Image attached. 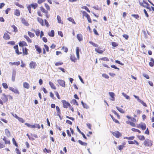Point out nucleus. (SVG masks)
I'll list each match as a JSON object with an SVG mask.
<instances>
[{"instance_id":"obj_19","label":"nucleus","mask_w":154,"mask_h":154,"mask_svg":"<svg viewBox=\"0 0 154 154\" xmlns=\"http://www.w3.org/2000/svg\"><path fill=\"white\" fill-rule=\"evenodd\" d=\"M21 22L23 24H24V25L26 26H29V23H28V22L27 21L25 20V19L23 18H21Z\"/></svg>"},{"instance_id":"obj_42","label":"nucleus","mask_w":154,"mask_h":154,"mask_svg":"<svg viewBox=\"0 0 154 154\" xmlns=\"http://www.w3.org/2000/svg\"><path fill=\"white\" fill-rule=\"evenodd\" d=\"M116 109L117 110L121 113H125V111L123 110V109L120 108L119 107L116 106Z\"/></svg>"},{"instance_id":"obj_56","label":"nucleus","mask_w":154,"mask_h":154,"mask_svg":"<svg viewBox=\"0 0 154 154\" xmlns=\"http://www.w3.org/2000/svg\"><path fill=\"white\" fill-rule=\"evenodd\" d=\"M17 119L19 122L22 123H23L25 122L23 119L22 118L19 117Z\"/></svg>"},{"instance_id":"obj_29","label":"nucleus","mask_w":154,"mask_h":154,"mask_svg":"<svg viewBox=\"0 0 154 154\" xmlns=\"http://www.w3.org/2000/svg\"><path fill=\"white\" fill-rule=\"evenodd\" d=\"M48 35L50 37H54V30H52L50 32H48Z\"/></svg>"},{"instance_id":"obj_26","label":"nucleus","mask_w":154,"mask_h":154,"mask_svg":"<svg viewBox=\"0 0 154 154\" xmlns=\"http://www.w3.org/2000/svg\"><path fill=\"white\" fill-rule=\"evenodd\" d=\"M24 37L26 39V40L28 43H31L32 42V41L31 39L27 35H24Z\"/></svg>"},{"instance_id":"obj_30","label":"nucleus","mask_w":154,"mask_h":154,"mask_svg":"<svg viewBox=\"0 0 154 154\" xmlns=\"http://www.w3.org/2000/svg\"><path fill=\"white\" fill-rule=\"evenodd\" d=\"M126 144V143L124 142L122 143V145H119L118 147V149L119 150H122L125 147V145Z\"/></svg>"},{"instance_id":"obj_23","label":"nucleus","mask_w":154,"mask_h":154,"mask_svg":"<svg viewBox=\"0 0 154 154\" xmlns=\"http://www.w3.org/2000/svg\"><path fill=\"white\" fill-rule=\"evenodd\" d=\"M16 75V72L15 70H14L12 72V80L13 82H14L15 80V78Z\"/></svg>"},{"instance_id":"obj_14","label":"nucleus","mask_w":154,"mask_h":154,"mask_svg":"<svg viewBox=\"0 0 154 154\" xmlns=\"http://www.w3.org/2000/svg\"><path fill=\"white\" fill-rule=\"evenodd\" d=\"M23 55H26L28 54V49L26 47H23L22 48Z\"/></svg>"},{"instance_id":"obj_32","label":"nucleus","mask_w":154,"mask_h":154,"mask_svg":"<svg viewBox=\"0 0 154 154\" xmlns=\"http://www.w3.org/2000/svg\"><path fill=\"white\" fill-rule=\"evenodd\" d=\"M9 64L11 65H15L16 66H18L20 64V61H18V62H10L9 63Z\"/></svg>"},{"instance_id":"obj_57","label":"nucleus","mask_w":154,"mask_h":154,"mask_svg":"<svg viewBox=\"0 0 154 154\" xmlns=\"http://www.w3.org/2000/svg\"><path fill=\"white\" fill-rule=\"evenodd\" d=\"M139 102H140L145 107H147V106L146 103L144 102L143 100H140L139 101Z\"/></svg>"},{"instance_id":"obj_62","label":"nucleus","mask_w":154,"mask_h":154,"mask_svg":"<svg viewBox=\"0 0 154 154\" xmlns=\"http://www.w3.org/2000/svg\"><path fill=\"white\" fill-rule=\"evenodd\" d=\"M89 43L92 45H93L94 47H98V45L97 44H95V43H94L93 42H92L91 41H90Z\"/></svg>"},{"instance_id":"obj_64","label":"nucleus","mask_w":154,"mask_h":154,"mask_svg":"<svg viewBox=\"0 0 154 154\" xmlns=\"http://www.w3.org/2000/svg\"><path fill=\"white\" fill-rule=\"evenodd\" d=\"M15 150L17 154H21V152L18 148H16L15 149Z\"/></svg>"},{"instance_id":"obj_15","label":"nucleus","mask_w":154,"mask_h":154,"mask_svg":"<svg viewBox=\"0 0 154 154\" xmlns=\"http://www.w3.org/2000/svg\"><path fill=\"white\" fill-rule=\"evenodd\" d=\"M44 46L45 48H43V54H45L46 53V51L47 52H49V48L48 46L46 44L44 45Z\"/></svg>"},{"instance_id":"obj_48","label":"nucleus","mask_w":154,"mask_h":154,"mask_svg":"<svg viewBox=\"0 0 154 154\" xmlns=\"http://www.w3.org/2000/svg\"><path fill=\"white\" fill-rule=\"evenodd\" d=\"M15 4L16 6H18L20 8H24V6L23 5L20 4L18 2L15 3Z\"/></svg>"},{"instance_id":"obj_25","label":"nucleus","mask_w":154,"mask_h":154,"mask_svg":"<svg viewBox=\"0 0 154 154\" xmlns=\"http://www.w3.org/2000/svg\"><path fill=\"white\" fill-rule=\"evenodd\" d=\"M14 14L17 16H19L20 15V11L18 9H16L14 11Z\"/></svg>"},{"instance_id":"obj_38","label":"nucleus","mask_w":154,"mask_h":154,"mask_svg":"<svg viewBox=\"0 0 154 154\" xmlns=\"http://www.w3.org/2000/svg\"><path fill=\"white\" fill-rule=\"evenodd\" d=\"M12 141L13 144L16 147L18 148V144L16 142V141L15 139L14 138H12Z\"/></svg>"},{"instance_id":"obj_27","label":"nucleus","mask_w":154,"mask_h":154,"mask_svg":"<svg viewBox=\"0 0 154 154\" xmlns=\"http://www.w3.org/2000/svg\"><path fill=\"white\" fill-rule=\"evenodd\" d=\"M95 51L97 52L100 54H102L103 52V51L101 50V48H96Z\"/></svg>"},{"instance_id":"obj_50","label":"nucleus","mask_w":154,"mask_h":154,"mask_svg":"<svg viewBox=\"0 0 154 154\" xmlns=\"http://www.w3.org/2000/svg\"><path fill=\"white\" fill-rule=\"evenodd\" d=\"M122 94L127 99H130V97L127 95L126 94L123 92L122 93Z\"/></svg>"},{"instance_id":"obj_1","label":"nucleus","mask_w":154,"mask_h":154,"mask_svg":"<svg viewBox=\"0 0 154 154\" xmlns=\"http://www.w3.org/2000/svg\"><path fill=\"white\" fill-rule=\"evenodd\" d=\"M76 53L77 55V58L75 57V55L73 54H70V59L74 62H76L77 60H79V48L78 47L76 48Z\"/></svg>"},{"instance_id":"obj_52","label":"nucleus","mask_w":154,"mask_h":154,"mask_svg":"<svg viewBox=\"0 0 154 154\" xmlns=\"http://www.w3.org/2000/svg\"><path fill=\"white\" fill-rule=\"evenodd\" d=\"M131 130L134 132H136L139 133H141V131L135 128H132L131 129Z\"/></svg>"},{"instance_id":"obj_5","label":"nucleus","mask_w":154,"mask_h":154,"mask_svg":"<svg viewBox=\"0 0 154 154\" xmlns=\"http://www.w3.org/2000/svg\"><path fill=\"white\" fill-rule=\"evenodd\" d=\"M38 6V5L36 3H32L27 6V8L29 11V12L31 14L32 13L31 8H33L34 9H36Z\"/></svg>"},{"instance_id":"obj_35","label":"nucleus","mask_w":154,"mask_h":154,"mask_svg":"<svg viewBox=\"0 0 154 154\" xmlns=\"http://www.w3.org/2000/svg\"><path fill=\"white\" fill-rule=\"evenodd\" d=\"M149 65L151 67H153L154 66V60L152 58L150 59V62L149 63Z\"/></svg>"},{"instance_id":"obj_24","label":"nucleus","mask_w":154,"mask_h":154,"mask_svg":"<svg viewBox=\"0 0 154 154\" xmlns=\"http://www.w3.org/2000/svg\"><path fill=\"white\" fill-rule=\"evenodd\" d=\"M77 38L79 42H81L83 40V36L81 34H78L77 35Z\"/></svg>"},{"instance_id":"obj_51","label":"nucleus","mask_w":154,"mask_h":154,"mask_svg":"<svg viewBox=\"0 0 154 154\" xmlns=\"http://www.w3.org/2000/svg\"><path fill=\"white\" fill-rule=\"evenodd\" d=\"M14 29V31L15 32H17L18 31L17 27L14 25H13L11 26Z\"/></svg>"},{"instance_id":"obj_22","label":"nucleus","mask_w":154,"mask_h":154,"mask_svg":"<svg viewBox=\"0 0 154 154\" xmlns=\"http://www.w3.org/2000/svg\"><path fill=\"white\" fill-rule=\"evenodd\" d=\"M10 36L7 33H5L3 35V38L5 40H9L10 38Z\"/></svg>"},{"instance_id":"obj_16","label":"nucleus","mask_w":154,"mask_h":154,"mask_svg":"<svg viewBox=\"0 0 154 154\" xmlns=\"http://www.w3.org/2000/svg\"><path fill=\"white\" fill-rule=\"evenodd\" d=\"M128 143L130 144H135L137 146H138L139 143L136 140H134V141L129 140L128 141Z\"/></svg>"},{"instance_id":"obj_2","label":"nucleus","mask_w":154,"mask_h":154,"mask_svg":"<svg viewBox=\"0 0 154 154\" xmlns=\"http://www.w3.org/2000/svg\"><path fill=\"white\" fill-rule=\"evenodd\" d=\"M126 117L128 119H131V122L127 121L126 122V123L127 124H129L132 127H135L136 126L135 123L137 122L136 119L134 118H132L129 116H127Z\"/></svg>"},{"instance_id":"obj_46","label":"nucleus","mask_w":154,"mask_h":154,"mask_svg":"<svg viewBox=\"0 0 154 154\" xmlns=\"http://www.w3.org/2000/svg\"><path fill=\"white\" fill-rule=\"evenodd\" d=\"M68 20L69 21H70L72 22L73 23L75 24V22L74 21V19L73 18L71 17H69L68 18Z\"/></svg>"},{"instance_id":"obj_55","label":"nucleus","mask_w":154,"mask_h":154,"mask_svg":"<svg viewBox=\"0 0 154 154\" xmlns=\"http://www.w3.org/2000/svg\"><path fill=\"white\" fill-rule=\"evenodd\" d=\"M62 50L64 51L66 53L68 51V48L66 47H65L64 46H63L62 48Z\"/></svg>"},{"instance_id":"obj_45","label":"nucleus","mask_w":154,"mask_h":154,"mask_svg":"<svg viewBox=\"0 0 154 154\" xmlns=\"http://www.w3.org/2000/svg\"><path fill=\"white\" fill-rule=\"evenodd\" d=\"M44 5H45V8L47 9L46 10L47 11H49L50 10V7L47 4L45 3L44 4Z\"/></svg>"},{"instance_id":"obj_49","label":"nucleus","mask_w":154,"mask_h":154,"mask_svg":"<svg viewBox=\"0 0 154 154\" xmlns=\"http://www.w3.org/2000/svg\"><path fill=\"white\" fill-rule=\"evenodd\" d=\"M43 151L44 152H47L48 153H50L51 151V150L47 149L46 148H45L43 149Z\"/></svg>"},{"instance_id":"obj_41","label":"nucleus","mask_w":154,"mask_h":154,"mask_svg":"<svg viewBox=\"0 0 154 154\" xmlns=\"http://www.w3.org/2000/svg\"><path fill=\"white\" fill-rule=\"evenodd\" d=\"M78 142L82 146H86L87 145L86 143L83 142L80 140H78Z\"/></svg>"},{"instance_id":"obj_11","label":"nucleus","mask_w":154,"mask_h":154,"mask_svg":"<svg viewBox=\"0 0 154 154\" xmlns=\"http://www.w3.org/2000/svg\"><path fill=\"white\" fill-rule=\"evenodd\" d=\"M57 81L60 86L63 87H65V82L64 81L62 80L58 79L57 80Z\"/></svg>"},{"instance_id":"obj_58","label":"nucleus","mask_w":154,"mask_h":154,"mask_svg":"<svg viewBox=\"0 0 154 154\" xmlns=\"http://www.w3.org/2000/svg\"><path fill=\"white\" fill-rule=\"evenodd\" d=\"M63 64V62H56L55 63V65L56 66L62 65Z\"/></svg>"},{"instance_id":"obj_34","label":"nucleus","mask_w":154,"mask_h":154,"mask_svg":"<svg viewBox=\"0 0 154 154\" xmlns=\"http://www.w3.org/2000/svg\"><path fill=\"white\" fill-rule=\"evenodd\" d=\"M5 134L8 137H9L11 135V133L9 130L8 129H6L5 130Z\"/></svg>"},{"instance_id":"obj_36","label":"nucleus","mask_w":154,"mask_h":154,"mask_svg":"<svg viewBox=\"0 0 154 154\" xmlns=\"http://www.w3.org/2000/svg\"><path fill=\"white\" fill-rule=\"evenodd\" d=\"M57 19L58 21V22L59 23H61L63 24V22L62 21L59 15H57Z\"/></svg>"},{"instance_id":"obj_4","label":"nucleus","mask_w":154,"mask_h":154,"mask_svg":"<svg viewBox=\"0 0 154 154\" xmlns=\"http://www.w3.org/2000/svg\"><path fill=\"white\" fill-rule=\"evenodd\" d=\"M3 97H1V99H0V104L3 105L4 103L7 102L8 101V96L5 94L4 93L2 94Z\"/></svg>"},{"instance_id":"obj_9","label":"nucleus","mask_w":154,"mask_h":154,"mask_svg":"<svg viewBox=\"0 0 154 154\" xmlns=\"http://www.w3.org/2000/svg\"><path fill=\"white\" fill-rule=\"evenodd\" d=\"M82 13L83 14V16H85L87 18L88 22L91 23L92 21L89 15L85 11L82 12Z\"/></svg>"},{"instance_id":"obj_44","label":"nucleus","mask_w":154,"mask_h":154,"mask_svg":"<svg viewBox=\"0 0 154 154\" xmlns=\"http://www.w3.org/2000/svg\"><path fill=\"white\" fill-rule=\"evenodd\" d=\"M135 138L134 136H131L129 137H126L124 138V139H126L128 140H133Z\"/></svg>"},{"instance_id":"obj_53","label":"nucleus","mask_w":154,"mask_h":154,"mask_svg":"<svg viewBox=\"0 0 154 154\" xmlns=\"http://www.w3.org/2000/svg\"><path fill=\"white\" fill-rule=\"evenodd\" d=\"M144 2H146L144 0H143L142 2H140V4L141 6L145 8L146 5H144L145 4V3H144Z\"/></svg>"},{"instance_id":"obj_59","label":"nucleus","mask_w":154,"mask_h":154,"mask_svg":"<svg viewBox=\"0 0 154 154\" xmlns=\"http://www.w3.org/2000/svg\"><path fill=\"white\" fill-rule=\"evenodd\" d=\"M112 45L114 47H116L118 45V44L115 42H112Z\"/></svg>"},{"instance_id":"obj_43","label":"nucleus","mask_w":154,"mask_h":154,"mask_svg":"<svg viewBox=\"0 0 154 154\" xmlns=\"http://www.w3.org/2000/svg\"><path fill=\"white\" fill-rule=\"evenodd\" d=\"M140 128H141L143 130H145L146 128V124L144 123H142L141 125Z\"/></svg>"},{"instance_id":"obj_37","label":"nucleus","mask_w":154,"mask_h":154,"mask_svg":"<svg viewBox=\"0 0 154 154\" xmlns=\"http://www.w3.org/2000/svg\"><path fill=\"white\" fill-rule=\"evenodd\" d=\"M33 31L35 33V35L37 36H38L39 35L40 32L39 29H37L35 30L34 29H33Z\"/></svg>"},{"instance_id":"obj_31","label":"nucleus","mask_w":154,"mask_h":154,"mask_svg":"<svg viewBox=\"0 0 154 154\" xmlns=\"http://www.w3.org/2000/svg\"><path fill=\"white\" fill-rule=\"evenodd\" d=\"M49 83L52 89L54 90L56 89V86H55L54 85L53 82H49Z\"/></svg>"},{"instance_id":"obj_10","label":"nucleus","mask_w":154,"mask_h":154,"mask_svg":"<svg viewBox=\"0 0 154 154\" xmlns=\"http://www.w3.org/2000/svg\"><path fill=\"white\" fill-rule=\"evenodd\" d=\"M20 47L22 48L24 47H26L28 46V45L26 42L23 41H20L18 43Z\"/></svg>"},{"instance_id":"obj_61","label":"nucleus","mask_w":154,"mask_h":154,"mask_svg":"<svg viewBox=\"0 0 154 154\" xmlns=\"http://www.w3.org/2000/svg\"><path fill=\"white\" fill-rule=\"evenodd\" d=\"M7 43L8 44H10L11 45H13L15 44V42L14 41H12L8 42Z\"/></svg>"},{"instance_id":"obj_63","label":"nucleus","mask_w":154,"mask_h":154,"mask_svg":"<svg viewBox=\"0 0 154 154\" xmlns=\"http://www.w3.org/2000/svg\"><path fill=\"white\" fill-rule=\"evenodd\" d=\"M54 93L55 95H56V96L57 97V98H58V99H60V96L58 93L57 91H55Z\"/></svg>"},{"instance_id":"obj_28","label":"nucleus","mask_w":154,"mask_h":154,"mask_svg":"<svg viewBox=\"0 0 154 154\" xmlns=\"http://www.w3.org/2000/svg\"><path fill=\"white\" fill-rule=\"evenodd\" d=\"M56 111L57 112V115L59 116L60 117V116L61 114V112L59 108V107L58 106H57L56 107Z\"/></svg>"},{"instance_id":"obj_20","label":"nucleus","mask_w":154,"mask_h":154,"mask_svg":"<svg viewBox=\"0 0 154 154\" xmlns=\"http://www.w3.org/2000/svg\"><path fill=\"white\" fill-rule=\"evenodd\" d=\"M109 94L110 95V96L111 97V98L110 99L112 101H114L115 100V94L114 93L112 92H109Z\"/></svg>"},{"instance_id":"obj_12","label":"nucleus","mask_w":154,"mask_h":154,"mask_svg":"<svg viewBox=\"0 0 154 154\" xmlns=\"http://www.w3.org/2000/svg\"><path fill=\"white\" fill-rule=\"evenodd\" d=\"M14 49L15 50V53L17 54V55H20L21 54H22V52H20L19 51L18 49V46L17 45H16L13 47Z\"/></svg>"},{"instance_id":"obj_6","label":"nucleus","mask_w":154,"mask_h":154,"mask_svg":"<svg viewBox=\"0 0 154 154\" xmlns=\"http://www.w3.org/2000/svg\"><path fill=\"white\" fill-rule=\"evenodd\" d=\"M143 144L146 146L150 147L152 144V142L148 139H146L143 142Z\"/></svg>"},{"instance_id":"obj_17","label":"nucleus","mask_w":154,"mask_h":154,"mask_svg":"<svg viewBox=\"0 0 154 154\" xmlns=\"http://www.w3.org/2000/svg\"><path fill=\"white\" fill-rule=\"evenodd\" d=\"M35 48L38 54H40L41 53V49L38 45H35Z\"/></svg>"},{"instance_id":"obj_7","label":"nucleus","mask_w":154,"mask_h":154,"mask_svg":"<svg viewBox=\"0 0 154 154\" xmlns=\"http://www.w3.org/2000/svg\"><path fill=\"white\" fill-rule=\"evenodd\" d=\"M40 9L41 11L43 12L45 14V15L46 17L48 19L49 18L50 14H48V12L42 6L40 7Z\"/></svg>"},{"instance_id":"obj_54","label":"nucleus","mask_w":154,"mask_h":154,"mask_svg":"<svg viewBox=\"0 0 154 154\" xmlns=\"http://www.w3.org/2000/svg\"><path fill=\"white\" fill-rule=\"evenodd\" d=\"M100 60L105 61H109V59L107 57H104L101 58L100 59Z\"/></svg>"},{"instance_id":"obj_33","label":"nucleus","mask_w":154,"mask_h":154,"mask_svg":"<svg viewBox=\"0 0 154 154\" xmlns=\"http://www.w3.org/2000/svg\"><path fill=\"white\" fill-rule=\"evenodd\" d=\"M23 86L25 88L28 89L29 88V85L28 83L25 82L23 83Z\"/></svg>"},{"instance_id":"obj_40","label":"nucleus","mask_w":154,"mask_h":154,"mask_svg":"<svg viewBox=\"0 0 154 154\" xmlns=\"http://www.w3.org/2000/svg\"><path fill=\"white\" fill-rule=\"evenodd\" d=\"M137 138L140 140H143L145 139V137L143 135L137 136Z\"/></svg>"},{"instance_id":"obj_13","label":"nucleus","mask_w":154,"mask_h":154,"mask_svg":"<svg viewBox=\"0 0 154 154\" xmlns=\"http://www.w3.org/2000/svg\"><path fill=\"white\" fill-rule=\"evenodd\" d=\"M37 66L36 63L33 61H31L29 64V67L31 69H35Z\"/></svg>"},{"instance_id":"obj_18","label":"nucleus","mask_w":154,"mask_h":154,"mask_svg":"<svg viewBox=\"0 0 154 154\" xmlns=\"http://www.w3.org/2000/svg\"><path fill=\"white\" fill-rule=\"evenodd\" d=\"M37 20L42 26H45V24L44 23L43 20L42 18L38 17L37 18Z\"/></svg>"},{"instance_id":"obj_39","label":"nucleus","mask_w":154,"mask_h":154,"mask_svg":"<svg viewBox=\"0 0 154 154\" xmlns=\"http://www.w3.org/2000/svg\"><path fill=\"white\" fill-rule=\"evenodd\" d=\"M28 34L30 38H33L35 36V34L30 32H28Z\"/></svg>"},{"instance_id":"obj_21","label":"nucleus","mask_w":154,"mask_h":154,"mask_svg":"<svg viewBox=\"0 0 154 154\" xmlns=\"http://www.w3.org/2000/svg\"><path fill=\"white\" fill-rule=\"evenodd\" d=\"M3 140L4 141L5 144H8V145H10L11 144L10 140H9L7 139L6 137H4L3 138Z\"/></svg>"},{"instance_id":"obj_8","label":"nucleus","mask_w":154,"mask_h":154,"mask_svg":"<svg viewBox=\"0 0 154 154\" xmlns=\"http://www.w3.org/2000/svg\"><path fill=\"white\" fill-rule=\"evenodd\" d=\"M111 133L114 136L117 138H119L120 137H121L122 135V133L118 131H116L115 132L112 131Z\"/></svg>"},{"instance_id":"obj_3","label":"nucleus","mask_w":154,"mask_h":154,"mask_svg":"<svg viewBox=\"0 0 154 154\" xmlns=\"http://www.w3.org/2000/svg\"><path fill=\"white\" fill-rule=\"evenodd\" d=\"M61 102L63 104V108H66L69 107L72 112H74V109L71 106L70 104L68 102L64 100H62Z\"/></svg>"},{"instance_id":"obj_47","label":"nucleus","mask_w":154,"mask_h":154,"mask_svg":"<svg viewBox=\"0 0 154 154\" xmlns=\"http://www.w3.org/2000/svg\"><path fill=\"white\" fill-rule=\"evenodd\" d=\"M2 85L5 89H7L8 88V85L6 83H2Z\"/></svg>"},{"instance_id":"obj_60","label":"nucleus","mask_w":154,"mask_h":154,"mask_svg":"<svg viewBox=\"0 0 154 154\" xmlns=\"http://www.w3.org/2000/svg\"><path fill=\"white\" fill-rule=\"evenodd\" d=\"M72 101L74 104H75L77 105L78 106V103L75 99H73V100H72Z\"/></svg>"}]
</instances>
